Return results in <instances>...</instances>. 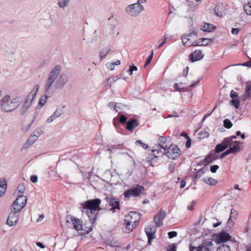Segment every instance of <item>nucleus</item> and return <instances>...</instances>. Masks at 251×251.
<instances>
[{
  "label": "nucleus",
  "instance_id": "5701e85b",
  "mask_svg": "<svg viewBox=\"0 0 251 251\" xmlns=\"http://www.w3.org/2000/svg\"><path fill=\"white\" fill-rule=\"evenodd\" d=\"M237 141L234 142L233 143H231L230 145V149H229L231 153H235L241 151V149L240 147L239 146Z\"/></svg>",
  "mask_w": 251,
  "mask_h": 251
},
{
  "label": "nucleus",
  "instance_id": "4d7b16f0",
  "mask_svg": "<svg viewBox=\"0 0 251 251\" xmlns=\"http://www.w3.org/2000/svg\"><path fill=\"white\" fill-rule=\"evenodd\" d=\"M209 41V39H208L203 38L202 39L201 42V44H199V45H207L208 44Z\"/></svg>",
  "mask_w": 251,
  "mask_h": 251
},
{
  "label": "nucleus",
  "instance_id": "393cba45",
  "mask_svg": "<svg viewBox=\"0 0 251 251\" xmlns=\"http://www.w3.org/2000/svg\"><path fill=\"white\" fill-rule=\"evenodd\" d=\"M138 126V122L136 120H132L129 121L127 123V129L132 131L135 127Z\"/></svg>",
  "mask_w": 251,
  "mask_h": 251
},
{
  "label": "nucleus",
  "instance_id": "4c0bfd02",
  "mask_svg": "<svg viewBox=\"0 0 251 251\" xmlns=\"http://www.w3.org/2000/svg\"><path fill=\"white\" fill-rule=\"evenodd\" d=\"M238 213L237 211L233 209H231L230 211V216L228 220V223L230 224V221L232 222L231 219L232 218H236V216H237Z\"/></svg>",
  "mask_w": 251,
  "mask_h": 251
},
{
  "label": "nucleus",
  "instance_id": "9d476101",
  "mask_svg": "<svg viewBox=\"0 0 251 251\" xmlns=\"http://www.w3.org/2000/svg\"><path fill=\"white\" fill-rule=\"evenodd\" d=\"M197 36L195 32L190 33L189 34L184 35L182 38V42L184 46H196L199 45L194 40L196 39Z\"/></svg>",
  "mask_w": 251,
  "mask_h": 251
},
{
  "label": "nucleus",
  "instance_id": "e433bc0d",
  "mask_svg": "<svg viewBox=\"0 0 251 251\" xmlns=\"http://www.w3.org/2000/svg\"><path fill=\"white\" fill-rule=\"evenodd\" d=\"M244 10L248 15H251V0L244 5Z\"/></svg>",
  "mask_w": 251,
  "mask_h": 251
},
{
  "label": "nucleus",
  "instance_id": "6e6552de",
  "mask_svg": "<svg viewBox=\"0 0 251 251\" xmlns=\"http://www.w3.org/2000/svg\"><path fill=\"white\" fill-rule=\"evenodd\" d=\"M144 9V6L139 3L128 5L125 8L126 13L130 17H137Z\"/></svg>",
  "mask_w": 251,
  "mask_h": 251
},
{
  "label": "nucleus",
  "instance_id": "3c124183",
  "mask_svg": "<svg viewBox=\"0 0 251 251\" xmlns=\"http://www.w3.org/2000/svg\"><path fill=\"white\" fill-rule=\"evenodd\" d=\"M168 236L170 238H172L177 236V232L176 231H171L168 232Z\"/></svg>",
  "mask_w": 251,
  "mask_h": 251
},
{
  "label": "nucleus",
  "instance_id": "bf43d9fd",
  "mask_svg": "<svg viewBox=\"0 0 251 251\" xmlns=\"http://www.w3.org/2000/svg\"><path fill=\"white\" fill-rule=\"evenodd\" d=\"M240 30V29L239 28H232L231 30V33L233 34H237L239 33V31Z\"/></svg>",
  "mask_w": 251,
  "mask_h": 251
},
{
  "label": "nucleus",
  "instance_id": "0e129e2a",
  "mask_svg": "<svg viewBox=\"0 0 251 251\" xmlns=\"http://www.w3.org/2000/svg\"><path fill=\"white\" fill-rule=\"evenodd\" d=\"M174 88H175L176 90H178V91H181L182 90H183V88L180 87L179 86V84H177V83H176V84H174Z\"/></svg>",
  "mask_w": 251,
  "mask_h": 251
},
{
  "label": "nucleus",
  "instance_id": "c85d7f7f",
  "mask_svg": "<svg viewBox=\"0 0 251 251\" xmlns=\"http://www.w3.org/2000/svg\"><path fill=\"white\" fill-rule=\"evenodd\" d=\"M120 106H123V104L121 103H115L114 102H110L108 105V106L110 108L114 109L116 112H118L119 111L118 108H120Z\"/></svg>",
  "mask_w": 251,
  "mask_h": 251
},
{
  "label": "nucleus",
  "instance_id": "6e6d98bb",
  "mask_svg": "<svg viewBox=\"0 0 251 251\" xmlns=\"http://www.w3.org/2000/svg\"><path fill=\"white\" fill-rule=\"evenodd\" d=\"M37 180H38V177L37 176L33 175L30 176V180L33 183H35V182H37Z\"/></svg>",
  "mask_w": 251,
  "mask_h": 251
},
{
  "label": "nucleus",
  "instance_id": "f3484780",
  "mask_svg": "<svg viewBox=\"0 0 251 251\" xmlns=\"http://www.w3.org/2000/svg\"><path fill=\"white\" fill-rule=\"evenodd\" d=\"M39 89V85L37 84L35 85L30 92V93L27 95V96L25 98V100L29 102L31 104L34 100V98H35L37 93Z\"/></svg>",
  "mask_w": 251,
  "mask_h": 251
},
{
  "label": "nucleus",
  "instance_id": "6ab92c4d",
  "mask_svg": "<svg viewBox=\"0 0 251 251\" xmlns=\"http://www.w3.org/2000/svg\"><path fill=\"white\" fill-rule=\"evenodd\" d=\"M166 217L165 211L160 210V211L154 217V221L156 225L159 226L162 224V221Z\"/></svg>",
  "mask_w": 251,
  "mask_h": 251
},
{
  "label": "nucleus",
  "instance_id": "bb28decb",
  "mask_svg": "<svg viewBox=\"0 0 251 251\" xmlns=\"http://www.w3.org/2000/svg\"><path fill=\"white\" fill-rule=\"evenodd\" d=\"M7 184L5 178L1 179V197L4 196L7 190Z\"/></svg>",
  "mask_w": 251,
  "mask_h": 251
},
{
  "label": "nucleus",
  "instance_id": "338daca9",
  "mask_svg": "<svg viewBox=\"0 0 251 251\" xmlns=\"http://www.w3.org/2000/svg\"><path fill=\"white\" fill-rule=\"evenodd\" d=\"M44 218V215L41 214L39 216V218L37 219V222H38V223L41 222L43 220Z\"/></svg>",
  "mask_w": 251,
  "mask_h": 251
},
{
  "label": "nucleus",
  "instance_id": "37998d69",
  "mask_svg": "<svg viewBox=\"0 0 251 251\" xmlns=\"http://www.w3.org/2000/svg\"><path fill=\"white\" fill-rule=\"evenodd\" d=\"M224 126L226 128H230L232 126V123L228 119H226L224 121Z\"/></svg>",
  "mask_w": 251,
  "mask_h": 251
},
{
  "label": "nucleus",
  "instance_id": "7c9ffc66",
  "mask_svg": "<svg viewBox=\"0 0 251 251\" xmlns=\"http://www.w3.org/2000/svg\"><path fill=\"white\" fill-rule=\"evenodd\" d=\"M39 136V134L36 135L35 133L33 135H31L28 139L26 143L28 145H32L38 139Z\"/></svg>",
  "mask_w": 251,
  "mask_h": 251
},
{
  "label": "nucleus",
  "instance_id": "423d86ee",
  "mask_svg": "<svg viewBox=\"0 0 251 251\" xmlns=\"http://www.w3.org/2000/svg\"><path fill=\"white\" fill-rule=\"evenodd\" d=\"M25 190V185L24 183H20L16 189L14 195L17 197L16 200L14 201V206L17 204H20L22 206H25L27 198L24 195Z\"/></svg>",
  "mask_w": 251,
  "mask_h": 251
},
{
  "label": "nucleus",
  "instance_id": "f704fd0d",
  "mask_svg": "<svg viewBox=\"0 0 251 251\" xmlns=\"http://www.w3.org/2000/svg\"><path fill=\"white\" fill-rule=\"evenodd\" d=\"M203 181L209 185H215L217 183V181L211 177H206L203 179Z\"/></svg>",
  "mask_w": 251,
  "mask_h": 251
},
{
  "label": "nucleus",
  "instance_id": "680f3d73",
  "mask_svg": "<svg viewBox=\"0 0 251 251\" xmlns=\"http://www.w3.org/2000/svg\"><path fill=\"white\" fill-rule=\"evenodd\" d=\"M126 120V118L125 116L122 115L121 116L120 118V121L121 123H125Z\"/></svg>",
  "mask_w": 251,
  "mask_h": 251
},
{
  "label": "nucleus",
  "instance_id": "de8ad7c7",
  "mask_svg": "<svg viewBox=\"0 0 251 251\" xmlns=\"http://www.w3.org/2000/svg\"><path fill=\"white\" fill-rule=\"evenodd\" d=\"M219 166L217 165H214L210 166V171L212 173H215L218 169Z\"/></svg>",
  "mask_w": 251,
  "mask_h": 251
},
{
  "label": "nucleus",
  "instance_id": "603ef678",
  "mask_svg": "<svg viewBox=\"0 0 251 251\" xmlns=\"http://www.w3.org/2000/svg\"><path fill=\"white\" fill-rule=\"evenodd\" d=\"M229 153H231V152L228 149V150H226L225 152L222 153L219 157H220L221 158H223L224 157H225Z\"/></svg>",
  "mask_w": 251,
  "mask_h": 251
},
{
  "label": "nucleus",
  "instance_id": "0eeeda50",
  "mask_svg": "<svg viewBox=\"0 0 251 251\" xmlns=\"http://www.w3.org/2000/svg\"><path fill=\"white\" fill-rule=\"evenodd\" d=\"M172 144L171 138L170 137H165L161 136L158 140V145L159 149H153L152 150L153 155L156 157V154L159 153H163Z\"/></svg>",
  "mask_w": 251,
  "mask_h": 251
},
{
  "label": "nucleus",
  "instance_id": "49530a36",
  "mask_svg": "<svg viewBox=\"0 0 251 251\" xmlns=\"http://www.w3.org/2000/svg\"><path fill=\"white\" fill-rule=\"evenodd\" d=\"M122 77V75H120L117 76H114L112 77L111 78H109V80L111 81V82H113L116 81L117 79L121 78Z\"/></svg>",
  "mask_w": 251,
  "mask_h": 251
},
{
  "label": "nucleus",
  "instance_id": "69168bd1",
  "mask_svg": "<svg viewBox=\"0 0 251 251\" xmlns=\"http://www.w3.org/2000/svg\"><path fill=\"white\" fill-rule=\"evenodd\" d=\"M230 96L232 99L236 98L237 97L236 93L233 90L231 91Z\"/></svg>",
  "mask_w": 251,
  "mask_h": 251
},
{
  "label": "nucleus",
  "instance_id": "1a4fd4ad",
  "mask_svg": "<svg viewBox=\"0 0 251 251\" xmlns=\"http://www.w3.org/2000/svg\"><path fill=\"white\" fill-rule=\"evenodd\" d=\"M181 151L177 146L171 144L169 147L162 154L165 155L169 158L176 159L180 155Z\"/></svg>",
  "mask_w": 251,
  "mask_h": 251
},
{
  "label": "nucleus",
  "instance_id": "58836bf2",
  "mask_svg": "<svg viewBox=\"0 0 251 251\" xmlns=\"http://www.w3.org/2000/svg\"><path fill=\"white\" fill-rule=\"evenodd\" d=\"M209 133L206 131H201L198 134V137L200 139L207 138L209 136Z\"/></svg>",
  "mask_w": 251,
  "mask_h": 251
},
{
  "label": "nucleus",
  "instance_id": "20e7f679",
  "mask_svg": "<svg viewBox=\"0 0 251 251\" xmlns=\"http://www.w3.org/2000/svg\"><path fill=\"white\" fill-rule=\"evenodd\" d=\"M140 220V214L136 212L131 211L125 216L124 222L126 225L125 231L129 233L138 225Z\"/></svg>",
  "mask_w": 251,
  "mask_h": 251
},
{
  "label": "nucleus",
  "instance_id": "79ce46f5",
  "mask_svg": "<svg viewBox=\"0 0 251 251\" xmlns=\"http://www.w3.org/2000/svg\"><path fill=\"white\" fill-rule=\"evenodd\" d=\"M215 13L218 17H222V13L221 11V6L220 5H217L215 6Z\"/></svg>",
  "mask_w": 251,
  "mask_h": 251
},
{
  "label": "nucleus",
  "instance_id": "5fc2aeb1",
  "mask_svg": "<svg viewBox=\"0 0 251 251\" xmlns=\"http://www.w3.org/2000/svg\"><path fill=\"white\" fill-rule=\"evenodd\" d=\"M5 55L7 57H9L10 55H12L14 53L13 50L12 49H9L8 51L5 52Z\"/></svg>",
  "mask_w": 251,
  "mask_h": 251
},
{
  "label": "nucleus",
  "instance_id": "9b49d317",
  "mask_svg": "<svg viewBox=\"0 0 251 251\" xmlns=\"http://www.w3.org/2000/svg\"><path fill=\"white\" fill-rule=\"evenodd\" d=\"M144 190V188L142 186L137 185L135 187H133L126 191L124 193V196L126 198L137 197L140 195Z\"/></svg>",
  "mask_w": 251,
  "mask_h": 251
},
{
  "label": "nucleus",
  "instance_id": "e2e57ef3",
  "mask_svg": "<svg viewBox=\"0 0 251 251\" xmlns=\"http://www.w3.org/2000/svg\"><path fill=\"white\" fill-rule=\"evenodd\" d=\"M195 204L196 202L195 201H193L191 203V205L187 206L188 209H189V210H193V207L195 205Z\"/></svg>",
  "mask_w": 251,
  "mask_h": 251
},
{
  "label": "nucleus",
  "instance_id": "13d9d810",
  "mask_svg": "<svg viewBox=\"0 0 251 251\" xmlns=\"http://www.w3.org/2000/svg\"><path fill=\"white\" fill-rule=\"evenodd\" d=\"M191 251H203V250H202V247L200 246L199 247H193L191 249Z\"/></svg>",
  "mask_w": 251,
  "mask_h": 251
},
{
  "label": "nucleus",
  "instance_id": "f03ea898",
  "mask_svg": "<svg viewBox=\"0 0 251 251\" xmlns=\"http://www.w3.org/2000/svg\"><path fill=\"white\" fill-rule=\"evenodd\" d=\"M101 200L99 199L87 200L81 203V211L86 213L91 223H94L96 219V213L100 209V205Z\"/></svg>",
  "mask_w": 251,
  "mask_h": 251
},
{
  "label": "nucleus",
  "instance_id": "a18cd8bd",
  "mask_svg": "<svg viewBox=\"0 0 251 251\" xmlns=\"http://www.w3.org/2000/svg\"><path fill=\"white\" fill-rule=\"evenodd\" d=\"M231 102L232 104L234 105L236 108H238L239 106V100L237 98L232 99Z\"/></svg>",
  "mask_w": 251,
  "mask_h": 251
},
{
  "label": "nucleus",
  "instance_id": "aec40b11",
  "mask_svg": "<svg viewBox=\"0 0 251 251\" xmlns=\"http://www.w3.org/2000/svg\"><path fill=\"white\" fill-rule=\"evenodd\" d=\"M231 238V236L225 232H222L218 234L215 239V241L217 243L221 242H225L229 240Z\"/></svg>",
  "mask_w": 251,
  "mask_h": 251
},
{
  "label": "nucleus",
  "instance_id": "2eb2a0df",
  "mask_svg": "<svg viewBox=\"0 0 251 251\" xmlns=\"http://www.w3.org/2000/svg\"><path fill=\"white\" fill-rule=\"evenodd\" d=\"M155 228L149 226L145 228V232L148 238V244L151 245V240L155 238Z\"/></svg>",
  "mask_w": 251,
  "mask_h": 251
},
{
  "label": "nucleus",
  "instance_id": "052dcab7",
  "mask_svg": "<svg viewBox=\"0 0 251 251\" xmlns=\"http://www.w3.org/2000/svg\"><path fill=\"white\" fill-rule=\"evenodd\" d=\"M176 246L175 244H173L172 246L167 249V251H176Z\"/></svg>",
  "mask_w": 251,
  "mask_h": 251
},
{
  "label": "nucleus",
  "instance_id": "a878e982",
  "mask_svg": "<svg viewBox=\"0 0 251 251\" xmlns=\"http://www.w3.org/2000/svg\"><path fill=\"white\" fill-rule=\"evenodd\" d=\"M31 105V104L29 102H28V101L25 100L21 108V113L22 114H24L25 113L28 111Z\"/></svg>",
  "mask_w": 251,
  "mask_h": 251
},
{
  "label": "nucleus",
  "instance_id": "2f4dec72",
  "mask_svg": "<svg viewBox=\"0 0 251 251\" xmlns=\"http://www.w3.org/2000/svg\"><path fill=\"white\" fill-rule=\"evenodd\" d=\"M110 49L109 48H106L100 50V56L101 60H102L104 58L107 53L110 51Z\"/></svg>",
  "mask_w": 251,
  "mask_h": 251
},
{
  "label": "nucleus",
  "instance_id": "864d4df0",
  "mask_svg": "<svg viewBox=\"0 0 251 251\" xmlns=\"http://www.w3.org/2000/svg\"><path fill=\"white\" fill-rule=\"evenodd\" d=\"M167 37L166 36H164L163 37V41L161 42V43L157 47L158 49H160L166 43L167 41Z\"/></svg>",
  "mask_w": 251,
  "mask_h": 251
},
{
  "label": "nucleus",
  "instance_id": "f8f14e48",
  "mask_svg": "<svg viewBox=\"0 0 251 251\" xmlns=\"http://www.w3.org/2000/svg\"><path fill=\"white\" fill-rule=\"evenodd\" d=\"M64 107H57L53 113L47 119V123H51L64 113Z\"/></svg>",
  "mask_w": 251,
  "mask_h": 251
},
{
  "label": "nucleus",
  "instance_id": "09e8293b",
  "mask_svg": "<svg viewBox=\"0 0 251 251\" xmlns=\"http://www.w3.org/2000/svg\"><path fill=\"white\" fill-rule=\"evenodd\" d=\"M137 68L135 66H132L130 67L129 69L128 70V72L130 74V75H132L133 71H137Z\"/></svg>",
  "mask_w": 251,
  "mask_h": 251
},
{
  "label": "nucleus",
  "instance_id": "a19ab883",
  "mask_svg": "<svg viewBox=\"0 0 251 251\" xmlns=\"http://www.w3.org/2000/svg\"><path fill=\"white\" fill-rule=\"evenodd\" d=\"M225 149L226 148H225V147L220 143L216 145L214 151L219 153V152L224 151Z\"/></svg>",
  "mask_w": 251,
  "mask_h": 251
},
{
  "label": "nucleus",
  "instance_id": "4468645a",
  "mask_svg": "<svg viewBox=\"0 0 251 251\" xmlns=\"http://www.w3.org/2000/svg\"><path fill=\"white\" fill-rule=\"evenodd\" d=\"M219 158V154L215 151L211 152L208 155L205 157L203 161V164L207 165L213 163L215 160Z\"/></svg>",
  "mask_w": 251,
  "mask_h": 251
},
{
  "label": "nucleus",
  "instance_id": "ea45409f",
  "mask_svg": "<svg viewBox=\"0 0 251 251\" xmlns=\"http://www.w3.org/2000/svg\"><path fill=\"white\" fill-rule=\"evenodd\" d=\"M216 251H230L229 247L226 245L220 246L216 249Z\"/></svg>",
  "mask_w": 251,
  "mask_h": 251
},
{
  "label": "nucleus",
  "instance_id": "b1692460",
  "mask_svg": "<svg viewBox=\"0 0 251 251\" xmlns=\"http://www.w3.org/2000/svg\"><path fill=\"white\" fill-rule=\"evenodd\" d=\"M251 92V82L248 81L246 85V90L245 94L243 96V99L245 100L247 99L250 97Z\"/></svg>",
  "mask_w": 251,
  "mask_h": 251
},
{
  "label": "nucleus",
  "instance_id": "f257e3e1",
  "mask_svg": "<svg viewBox=\"0 0 251 251\" xmlns=\"http://www.w3.org/2000/svg\"><path fill=\"white\" fill-rule=\"evenodd\" d=\"M61 66H54L49 72L44 85L45 95L42 96L38 102V106L42 107L49 97H51L57 89H62L68 81L67 75L61 74Z\"/></svg>",
  "mask_w": 251,
  "mask_h": 251
},
{
  "label": "nucleus",
  "instance_id": "4be33fe9",
  "mask_svg": "<svg viewBox=\"0 0 251 251\" xmlns=\"http://www.w3.org/2000/svg\"><path fill=\"white\" fill-rule=\"evenodd\" d=\"M203 57L201 50H196L190 54L189 59L192 61H196L201 60Z\"/></svg>",
  "mask_w": 251,
  "mask_h": 251
},
{
  "label": "nucleus",
  "instance_id": "774afa93",
  "mask_svg": "<svg viewBox=\"0 0 251 251\" xmlns=\"http://www.w3.org/2000/svg\"><path fill=\"white\" fill-rule=\"evenodd\" d=\"M242 65H243L244 66H248V67H251V61L250 60L249 62H245L244 63L242 64Z\"/></svg>",
  "mask_w": 251,
  "mask_h": 251
},
{
  "label": "nucleus",
  "instance_id": "c9c22d12",
  "mask_svg": "<svg viewBox=\"0 0 251 251\" xmlns=\"http://www.w3.org/2000/svg\"><path fill=\"white\" fill-rule=\"evenodd\" d=\"M231 143V138H226L221 143V145L226 148V149L228 147H230V145Z\"/></svg>",
  "mask_w": 251,
  "mask_h": 251
},
{
  "label": "nucleus",
  "instance_id": "ddd939ff",
  "mask_svg": "<svg viewBox=\"0 0 251 251\" xmlns=\"http://www.w3.org/2000/svg\"><path fill=\"white\" fill-rule=\"evenodd\" d=\"M67 223H72L74 228L77 231H81L83 229L82 221L78 219L70 217V219L66 220Z\"/></svg>",
  "mask_w": 251,
  "mask_h": 251
},
{
  "label": "nucleus",
  "instance_id": "39448f33",
  "mask_svg": "<svg viewBox=\"0 0 251 251\" xmlns=\"http://www.w3.org/2000/svg\"><path fill=\"white\" fill-rule=\"evenodd\" d=\"M25 206L20 204L14 206V203H13L10 213L6 221V224L8 226H12L17 224L19 217V212Z\"/></svg>",
  "mask_w": 251,
  "mask_h": 251
},
{
  "label": "nucleus",
  "instance_id": "a211bd4d",
  "mask_svg": "<svg viewBox=\"0 0 251 251\" xmlns=\"http://www.w3.org/2000/svg\"><path fill=\"white\" fill-rule=\"evenodd\" d=\"M105 199L109 204L112 207L111 210L120 209L119 201L116 199L110 196L106 197Z\"/></svg>",
  "mask_w": 251,
  "mask_h": 251
},
{
  "label": "nucleus",
  "instance_id": "72a5a7b5",
  "mask_svg": "<svg viewBox=\"0 0 251 251\" xmlns=\"http://www.w3.org/2000/svg\"><path fill=\"white\" fill-rule=\"evenodd\" d=\"M107 246H108V247H109L111 248V249H110L111 251H114L113 250V248H115V251H120V250H121V246L118 243H110L107 245Z\"/></svg>",
  "mask_w": 251,
  "mask_h": 251
},
{
  "label": "nucleus",
  "instance_id": "473e14b6",
  "mask_svg": "<svg viewBox=\"0 0 251 251\" xmlns=\"http://www.w3.org/2000/svg\"><path fill=\"white\" fill-rule=\"evenodd\" d=\"M121 64V61L119 60H117L114 63L108 62L106 64V67L110 70H113L115 68V65H119Z\"/></svg>",
  "mask_w": 251,
  "mask_h": 251
},
{
  "label": "nucleus",
  "instance_id": "cd10ccee",
  "mask_svg": "<svg viewBox=\"0 0 251 251\" xmlns=\"http://www.w3.org/2000/svg\"><path fill=\"white\" fill-rule=\"evenodd\" d=\"M214 29L213 25L206 23H203L201 27V29L205 32H211Z\"/></svg>",
  "mask_w": 251,
  "mask_h": 251
},
{
  "label": "nucleus",
  "instance_id": "412c9836",
  "mask_svg": "<svg viewBox=\"0 0 251 251\" xmlns=\"http://www.w3.org/2000/svg\"><path fill=\"white\" fill-rule=\"evenodd\" d=\"M203 251H216L217 248L214 247L212 241H206L201 245Z\"/></svg>",
  "mask_w": 251,
  "mask_h": 251
},
{
  "label": "nucleus",
  "instance_id": "8fccbe9b",
  "mask_svg": "<svg viewBox=\"0 0 251 251\" xmlns=\"http://www.w3.org/2000/svg\"><path fill=\"white\" fill-rule=\"evenodd\" d=\"M186 138H187V141L186 142L185 145L186 147L188 148H190L191 146V139L187 135H186Z\"/></svg>",
  "mask_w": 251,
  "mask_h": 251
},
{
  "label": "nucleus",
  "instance_id": "7ed1b4c3",
  "mask_svg": "<svg viewBox=\"0 0 251 251\" xmlns=\"http://www.w3.org/2000/svg\"><path fill=\"white\" fill-rule=\"evenodd\" d=\"M20 104L18 97L11 99L9 95H5L1 100V110L5 112L15 110Z\"/></svg>",
  "mask_w": 251,
  "mask_h": 251
},
{
  "label": "nucleus",
  "instance_id": "c756f323",
  "mask_svg": "<svg viewBox=\"0 0 251 251\" xmlns=\"http://www.w3.org/2000/svg\"><path fill=\"white\" fill-rule=\"evenodd\" d=\"M70 0H58V5L61 8L69 6Z\"/></svg>",
  "mask_w": 251,
  "mask_h": 251
},
{
  "label": "nucleus",
  "instance_id": "dca6fc26",
  "mask_svg": "<svg viewBox=\"0 0 251 251\" xmlns=\"http://www.w3.org/2000/svg\"><path fill=\"white\" fill-rule=\"evenodd\" d=\"M39 89V85L37 84L35 85L30 92V93L27 95V96L25 98V100L29 102L31 104L34 100V98H35L37 93Z\"/></svg>",
  "mask_w": 251,
  "mask_h": 251
},
{
  "label": "nucleus",
  "instance_id": "c03bdc74",
  "mask_svg": "<svg viewBox=\"0 0 251 251\" xmlns=\"http://www.w3.org/2000/svg\"><path fill=\"white\" fill-rule=\"evenodd\" d=\"M153 56V51L152 50L151 55L147 58L146 62L144 65V67L146 68L151 62Z\"/></svg>",
  "mask_w": 251,
  "mask_h": 251
}]
</instances>
